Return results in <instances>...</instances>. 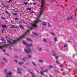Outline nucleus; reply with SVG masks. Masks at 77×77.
Segmentation results:
<instances>
[{
    "label": "nucleus",
    "instance_id": "50",
    "mask_svg": "<svg viewBox=\"0 0 77 77\" xmlns=\"http://www.w3.org/2000/svg\"><path fill=\"white\" fill-rule=\"evenodd\" d=\"M1 44H3V42H1Z\"/></svg>",
    "mask_w": 77,
    "mask_h": 77
},
{
    "label": "nucleus",
    "instance_id": "59",
    "mask_svg": "<svg viewBox=\"0 0 77 77\" xmlns=\"http://www.w3.org/2000/svg\"><path fill=\"white\" fill-rule=\"evenodd\" d=\"M0 45H1V43H0Z\"/></svg>",
    "mask_w": 77,
    "mask_h": 77
},
{
    "label": "nucleus",
    "instance_id": "13",
    "mask_svg": "<svg viewBox=\"0 0 77 77\" xmlns=\"http://www.w3.org/2000/svg\"><path fill=\"white\" fill-rule=\"evenodd\" d=\"M8 3H11L12 2V1L11 0H9V1H8Z\"/></svg>",
    "mask_w": 77,
    "mask_h": 77
},
{
    "label": "nucleus",
    "instance_id": "36",
    "mask_svg": "<svg viewBox=\"0 0 77 77\" xmlns=\"http://www.w3.org/2000/svg\"><path fill=\"white\" fill-rule=\"evenodd\" d=\"M3 51L4 52H5V51H6L4 49V50H3Z\"/></svg>",
    "mask_w": 77,
    "mask_h": 77
},
{
    "label": "nucleus",
    "instance_id": "33",
    "mask_svg": "<svg viewBox=\"0 0 77 77\" xmlns=\"http://www.w3.org/2000/svg\"><path fill=\"white\" fill-rule=\"evenodd\" d=\"M43 41H44V42H45V38H44Z\"/></svg>",
    "mask_w": 77,
    "mask_h": 77
},
{
    "label": "nucleus",
    "instance_id": "28",
    "mask_svg": "<svg viewBox=\"0 0 77 77\" xmlns=\"http://www.w3.org/2000/svg\"><path fill=\"white\" fill-rule=\"evenodd\" d=\"M48 26L49 27H51V26H50V23H48Z\"/></svg>",
    "mask_w": 77,
    "mask_h": 77
},
{
    "label": "nucleus",
    "instance_id": "60",
    "mask_svg": "<svg viewBox=\"0 0 77 77\" xmlns=\"http://www.w3.org/2000/svg\"><path fill=\"white\" fill-rule=\"evenodd\" d=\"M24 77H26V76H25Z\"/></svg>",
    "mask_w": 77,
    "mask_h": 77
},
{
    "label": "nucleus",
    "instance_id": "42",
    "mask_svg": "<svg viewBox=\"0 0 77 77\" xmlns=\"http://www.w3.org/2000/svg\"><path fill=\"white\" fill-rule=\"evenodd\" d=\"M53 56H56V55H55V54H53Z\"/></svg>",
    "mask_w": 77,
    "mask_h": 77
},
{
    "label": "nucleus",
    "instance_id": "8",
    "mask_svg": "<svg viewBox=\"0 0 77 77\" xmlns=\"http://www.w3.org/2000/svg\"><path fill=\"white\" fill-rule=\"evenodd\" d=\"M3 60L5 61V62H6V63H7V62H8L7 61V60H6L5 58H3Z\"/></svg>",
    "mask_w": 77,
    "mask_h": 77
},
{
    "label": "nucleus",
    "instance_id": "21",
    "mask_svg": "<svg viewBox=\"0 0 77 77\" xmlns=\"http://www.w3.org/2000/svg\"><path fill=\"white\" fill-rule=\"evenodd\" d=\"M17 73H18V74H21V72H17Z\"/></svg>",
    "mask_w": 77,
    "mask_h": 77
},
{
    "label": "nucleus",
    "instance_id": "44",
    "mask_svg": "<svg viewBox=\"0 0 77 77\" xmlns=\"http://www.w3.org/2000/svg\"><path fill=\"white\" fill-rule=\"evenodd\" d=\"M33 4H34V5H36V3H33Z\"/></svg>",
    "mask_w": 77,
    "mask_h": 77
},
{
    "label": "nucleus",
    "instance_id": "58",
    "mask_svg": "<svg viewBox=\"0 0 77 77\" xmlns=\"http://www.w3.org/2000/svg\"><path fill=\"white\" fill-rule=\"evenodd\" d=\"M11 21V22H13V21H12V20Z\"/></svg>",
    "mask_w": 77,
    "mask_h": 77
},
{
    "label": "nucleus",
    "instance_id": "55",
    "mask_svg": "<svg viewBox=\"0 0 77 77\" xmlns=\"http://www.w3.org/2000/svg\"><path fill=\"white\" fill-rule=\"evenodd\" d=\"M16 57H17V56H16Z\"/></svg>",
    "mask_w": 77,
    "mask_h": 77
},
{
    "label": "nucleus",
    "instance_id": "53",
    "mask_svg": "<svg viewBox=\"0 0 77 77\" xmlns=\"http://www.w3.org/2000/svg\"><path fill=\"white\" fill-rule=\"evenodd\" d=\"M57 63H59V62H57Z\"/></svg>",
    "mask_w": 77,
    "mask_h": 77
},
{
    "label": "nucleus",
    "instance_id": "14",
    "mask_svg": "<svg viewBox=\"0 0 77 77\" xmlns=\"http://www.w3.org/2000/svg\"><path fill=\"white\" fill-rule=\"evenodd\" d=\"M27 9H28V10H31L32 9L31 8H27Z\"/></svg>",
    "mask_w": 77,
    "mask_h": 77
},
{
    "label": "nucleus",
    "instance_id": "4",
    "mask_svg": "<svg viewBox=\"0 0 77 77\" xmlns=\"http://www.w3.org/2000/svg\"><path fill=\"white\" fill-rule=\"evenodd\" d=\"M44 72H47V70H46L45 71H41L40 72L41 74H43V75H44Z\"/></svg>",
    "mask_w": 77,
    "mask_h": 77
},
{
    "label": "nucleus",
    "instance_id": "18",
    "mask_svg": "<svg viewBox=\"0 0 77 77\" xmlns=\"http://www.w3.org/2000/svg\"><path fill=\"white\" fill-rule=\"evenodd\" d=\"M28 58H30L32 57L31 55H28Z\"/></svg>",
    "mask_w": 77,
    "mask_h": 77
},
{
    "label": "nucleus",
    "instance_id": "7",
    "mask_svg": "<svg viewBox=\"0 0 77 77\" xmlns=\"http://www.w3.org/2000/svg\"><path fill=\"white\" fill-rule=\"evenodd\" d=\"M2 27L3 28H6V27H7V26H6V25H3L2 26Z\"/></svg>",
    "mask_w": 77,
    "mask_h": 77
},
{
    "label": "nucleus",
    "instance_id": "54",
    "mask_svg": "<svg viewBox=\"0 0 77 77\" xmlns=\"http://www.w3.org/2000/svg\"><path fill=\"white\" fill-rule=\"evenodd\" d=\"M37 72V73H39V72Z\"/></svg>",
    "mask_w": 77,
    "mask_h": 77
},
{
    "label": "nucleus",
    "instance_id": "45",
    "mask_svg": "<svg viewBox=\"0 0 77 77\" xmlns=\"http://www.w3.org/2000/svg\"><path fill=\"white\" fill-rule=\"evenodd\" d=\"M6 39H8V37H7V36H6Z\"/></svg>",
    "mask_w": 77,
    "mask_h": 77
},
{
    "label": "nucleus",
    "instance_id": "25",
    "mask_svg": "<svg viewBox=\"0 0 77 77\" xmlns=\"http://www.w3.org/2000/svg\"><path fill=\"white\" fill-rule=\"evenodd\" d=\"M1 18L2 19H3V20H5V19H6V18L5 17H1Z\"/></svg>",
    "mask_w": 77,
    "mask_h": 77
},
{
    "label": "nucleus",
    "instance_id": "41",
    "mask_svg": "<svg viewBox=\"0 0 77 77\" xmlns=\"http://www.w3.org/2000/svg\"><path fill=\"white\" fill-rule=\"evenodd\" d=\"M41 48H40L39 49V51H41Z\"/></svg>",
    "mask_w": 77,
    "mask_h": 77
},
{
    "label": "nucleus",
    "instance_id": "22",
    "mask_svg": "<svg viewBox=\"0 0 77 77\" xmlns=\"http://www.w3.org/2000/svg\"><path fill=\"white\" fill-rule=\"evenodd\" d=\"M15 19H16V20H20V19H19L17 17H16L15 18Z\"/></svg>",
    "mask_w": 77,
    "mask_h": 77
},
{
    "label": "nucleus",
    "instance_id": "19",
    "mask_svg": "<svg viewBox=\"0 0 77 77\" xmlns=\"http://www.w3.org/2000/svg\"><path fill=\"white\" fill-rule=\"evenodd\" d=\"M49 68H53V67H52V66H50L49 67Z\"/></svg>",
    "mask_w": 77,
    "mask_h": 77
},
{
    "label": "nucleus",
    "instance_id": "43",
    "mask_svg": "<svg viewBox=\"0 0 77 77\" xmlns=\"http://www.w3.org/2000/svg\"><path fill=\"white\" fill-rule=\"evenodd\" d=\"M30 74H33V73L32 72H30Z\"/></svg>",
    "mask_w": 77,
    "mask_h": 77
},
{
    "label": "nucleus",
    "instance_id": "46",
    "mask_svg": "<svg viewBox=\"0 0 77 77\" xmlns=\"http://www.w3.org/2000/svg\"><path fill=\"white\" fill-rule=\"evenodd\" d=\"M32 13H35V12H34V11H32Z\"/></svg>",
    "mask_w": 77,
    "mask_h": 77
},
{
    "label": "nucleus",
    "instance_id": "40",
    "mask_svg": "<svg viewBox=\"0 0 77 77\" xmlns=\"http://www.w3.org/2000/svg\"><path fill=\"white\" fill-rule=\"evenodd\" d=\"M2 33H3L4 32V31L2 30Z\"/></svg>",
    "mask_w": 77,
    "mask_h": 77
},
{
    "label": "nucleus",
    "instance_id": "9",
    "mask_svg": "<svg viewBox=\"0 0 77 77\" xmlns=\"http://www.w3.org/2000/svg\"><path fill=\"white\" fill-rule=\"evenodd\" d=\"M18 64L20 65H22V64H23V62H21L20 63H19Z\"/></svg>",
    "mask_w": 77,
    "mask_h": 77
},
{
    "label": "nucleus",
    "instance_id": "31",
    "mask_svg": "<svg viewBox=\"0 0 77 77\" xmlns=\"http://www.w3.org/2000/svg\"><path fill=\"white\" fill-rule=\"evenodd\" d=\"M14 15H17V13H15L14 14Z\"/></svg>",
    "mask_w": 77,
    "mask_h": 77
},
{
    "label": "nucleus",
    "instance_id": "20",
    "mask_svg": "<svg viewBox=\"0 0 77 77\" xmlns=\"http://www.w3.org/2000/svg\"><path fill=\"white\" fill-rule=\"evenodd\" d=\"M39 62H42H42H43V61H42L41 60H39Z\"/></svg>",
    "mask_w": 77,
    "mask_h": 77
},
{
    "label": "nucleus",
    "instance_id": "26",
    "mask_svg": "<svg viewBox=\"0 0 77 77\" xmlns=\"http://www.w3.org/2000/svg\"><path fill=\"white\" fill-rule=\"evenodd\" d=\"M42 25H43V26H46V24L45 23H42Z\"/></svg>",
    "mask_w": 77,
    "mask_h": 77
},
{
    "label": "nucleus",
    "instance_id": "3",
    "mask_svg": "<svg viewBox=\"0 0 77 77\" xmlns=\"http://www.w3.org/2000/svg\"><path fill=\"white\" fill-rule=\"evenodd\" d=\"M24 50L25 51V52L26 53H29L31 51V49L30 48H28V50L25 49Z\"/></svg>",
    "mask_w": 77,
    "mask_h": 77
},
{
    "label": "nucleus",
    "instance_id": "24",
    "mask_svg": "<svg viewBox=\"0 0 77 77\" xmlns=\"http://www.w3.org/2000/svg\"><path fill=\"white\" fill-rule=\"evenodd\" d=\"M60 67H63V66L62 65H60Z\"/></svg>",
    "mask_w": 77,
    "mask_h": 77
},
{
    "label": "nucleus",
    "instance_id": "29",
    "mask_svg": "<svg viewBox=\"0 0 77 77\" xmlns=\"http://www.w3.org/2000/svg\"><path fill=\"white\" fill-rule=\"evenodd\" d=\"M12 27H11V29H12V28H14V26L13 25H12Z\"/></svg>",
    "mask_w": 77,
    "mask_h": 77
},
{
    "label": "nucleus",
    "instance_id": "17",
    "mask_svg": "<svg viewBox=\"0 0 77 77\" xmlns=\"http://www.w3.org/2000/svg\"><path fill=\"white\" fill-rule=\"evenodd\" d=\"M23 3L25 5H27V2H23Z\"/></svg>",
    "mask_w": 77,
    "mask_h": 77
},
{
    "label": "nucleus",
    "instance_id": "27",
    "mask_svg": "<svg viewBox=\"0 0 77 77\" xmlns=\"http://www.w3.org/2000/svg\"><path fill=\"white\" fill-rule=\"evenodd\" d=\"M55 41H57V39L56 38H55L54 39Z\"/></svg>",
    "mask_w": 77,
    "mask_h": 77
},
{
    "label": "nucleus",
    "instance_id": "52",
    "mask_svg": "<svg viewBox=\"0 0 77 77\" xmlns=\"http://www.w3.org/2000/svg\"><path fill=\"white\" fill-rule=\"evenodd\" d=\"M19 23H21V21H19Z\"/></svg>",
    "mask_w": 77,
    "mask_h": 77
},
{
    "label": "nucleus",
    "instance_id": "49",
    "mask_svg": "<svg viewBox=\"0 0 77 77\" xmlns=\"http://www.w3.org/2000/svg\"><path fill=\"white\" fill-rule=\"evenodd\" d=\"M68 42H69V41H68Z\"/></svg>",
    "mask_w": 77,
    "mask_h": 77
},
{
    "label": "nucleus",
    "instance_id": "32",
    "mask_svg": "<svg viewBox=\"0 0 77 77\" xmlns=\"http://www.w3.org/2000/svg\"><path fill=\"white\" fill-rule=\"evenodd\" d=\"M57 57H58V56H56L55 58L56 59H57Z\"/></svg>",
    "mask_w": 77,
    "mask_h": 77
},
{
    "label": "nucleus",
    "instance_id": "10",
    "mask_svg": "<svg viewBox=\"0 0 77 77\" xmlns=\"http://www.w3.org/2000/svg\"><path fill=\"white\" fill-rule=\"evenodd\" d=\"M20 27V28H21V29H24V27H23V26H22L21 25H20V26H19Z\"/></svg>",
    "mask_w": 77,
    "mask_h": 77
},
{
    "label": "nucleus",
    "instance_id": "6",
    "mask_svg": "<svg viewBox=\"0 0 77 77\" xmlns=\"http://www.w3.org/2000/svg\"><path fill=\"white\" fill-rule=\"evenodd\" d=\"M27 39L28 40V41H31V42H32V40L29 38H27Z\"/></svg>",
    "mask_w": 77,
    "mask_h": 77
},
{
    "label": "nucleus",
    "instance_id": "16",
    "mask_svg": "<svg viewBox=\"0 0 77 77\" xmlns=\"http://www.w3.org/2000/svg\"><path fill=\"white\" fill-rule=\"evenodd\" d=\"M21 69L17 68V70L18 71H21Z\"/></svg>",
    "mask_w": 77,
    "mask_h": 77
},
{
    "label": "nucleus",
    "instance_id": "39",
    "mask_svg": "<svg viewBox=\"0 0 77 77\" xmlns=\"http://www.w3.org/2000/svg\"><path fill=\"white\" fill-rule=\"evenodd\" d=\"M14 61H15V62H17V61L16 60H14Z\"/></svg>",
    "mask_w": 77,
    "mask_h": 77
},
{
    "label": "nucleus",
    "instance_id": "15",
    "mask_svg": "<svg viewBox=\"0 0 77 77\" xmlns=\"http://www.w3.org/2000/svg\"><path fill=\"white\" fill-rule=\"evenodd\" d=\"M26 58H24L23 59V60L24 62H25V61H26Z\"/></svg>",
    "mask_w": 77,
    "mask_h": 77
},
{
    "label": "nucleus",
    "instance_id": "12",
    "mask_svg": "<svg viewBox=\"0 0 77 77\" xmlns=\"http://www.w3.org/2000/svg\"><path fill=\"white\" fill-rule=\"evenodd\" d=\"M32 63L33 65H34V66H36V64H35V63L34 62H32Z\"/></svg>",
    "mask_w": 77,
    "mask_h": 77
},
{
    "label": "nucleus",
    "instance_id": "23",
    "mask_svg": "<svg viewBox=\"0 0 77 77\" xmlns=\"http://www.w3.org/2000/svg\"><path fill=\"white\" fill-rule=\"evenodd\" d=\"M5 12L6 14H9V13H8V11H5Z\"/></svg>",
    "mask_w": 77,
    "mask_h": 77
},
{
    "label": "nucleus",
    "instance_id": "56",
    "mask_svg": "<svg viewBox=\"0 0 77 77\" xmlns=\"http://www.w3.org/2000/svg\"><path fill=\"white\" fill-rule=\"evenodd\" d=\"M10 49H11V48H10Z\"/></svg>",
    "mask_w": 77,
    "mask_h": 77
},
{
    "label": "nucleus",
    "instance_id": "2",
    "mask_svg": "<svg viewBox=\"0 0 77 77\" xmlns=\"http://www.w3.org/2000/svg\"><path fill=\"white\" fill-rule=\"evenodd\" d=\"M23 42L24 45H26L27 48V47H31V46H32V44H30V45H29L28 44H27V43L25 42V41H23Z\"/></svg>",
    "mask_w": 77,
    "mask_h": 77
},
{
    "label": "nucleus",
    "instance_id": "30",
    "mask_svg": "<svg viewBox=\"0 0 77 77\" xmlns=\"http://www.w3.org/2000/svg\"><path fill=\"white\" fill-rule=\"evenodd\" d=\"M51 35H54V33H53L51 32Z\"/></svg>",
    "mask_w": 77,
    "mask_h": 77
},
{
    "label": "nucleus",
    "instance_id": "5",
    "mask_svg": "<svg viewBox=\"0 0 77 77\" xmlns=\"http://www.w3.org/2000/svg\"><path fill=\"white\" fill-rule=\"evenodd\" d=\"M1 41L3 42H4L5 43H6V41L5 40V39L3 38H2L1 39Z\"/></svg>",
    "mask_w": 77,
    "mask_h": 77
},
{
    "label": "nucleus",
    "instance_id": "35",
    "mask_svg": "<svg viewBox=\"0 0 77 77\" xmlns=\"http://www.w3.org/2000/svg\"><path fill=\"white\" fill-rule=\"evenodd\" d=\"M32 77H35V76L34 75H32Z\"/></svg>",
    "mask_w": 77,
    "mask_h": 77
},
{
    "label": "nucleus",
    "instance_id": "38",
    "mask_svg": "<svg viewBox=\"0 0 77 77\" xmlns=\"http://www.w3.org/2000/svg\"><path fill=\"white\" fill-rule=\"evenodd\" d=\"M50 77H53L52 76H51V75H50Z\"/></svg>",
    "mask_w": 77,
    "mask_h": 77
},
{
    "label": "nucleus",
    "instance_id": "34",
    "mask_svg": "<svg viewBox=\"0 0 77 77\" xmlns=\"http://www.w3.org/2000/svg\"><path fill=\"white\" fill-rule=\"evenodd\" d=\"M8 15H9V16H11V14L10 13L8 14Z\"/></svg>",
    "mask_w": 77,
    "mask_h": 77
},
{
    "label": "nucleus",
    "instance_id": "57",
    "mask_svg": "<svg viewBox=\"0 0 77 77\" xmlns=\"http://www.w3.org/2000/svg\"><path fill=\"white\" fill-rule=\"evenodd\" d=\"M2 15L1 14H0V15Z\"/></svg>",
    "mask_w": 77,
    "mask_h": 77
},
{
    "label": "nucleus",
    "instance_id": "51",
    "mask_svg": "<svg viewBox=\"0 0 77 77\" xmlns=\"http://www.w3.org/2000/svg\"><path fill=\"white\" fill-rule=\"evenodd\" d=\"M73 57H74V55H73Z\"/></svg>",
    "mask_w": 77,
    "mask_h": 77
},
{
    "label": "nucleus",
    "instance_id": "37",
    "mask_svg": "<svg viewBox=\"0 0 77 77\" xmlns=\"http://www.w3.org/2000/svg\"><path fill=\"white\" fill-rule=\"evenodd\" d=\"M66 47V45H64V47Z\"/></svg>",
    "mask_w": 77,
    "mask_h": 77
},
{
    "label": "nucleus",
    "instance_id": "47",
    "mask_svg": "<svg viewBox=\"0 0 77 77\" xmlns=\"http://www.w3.org/2000/svg\"><path fill=\"white\" fill-rule=\"evenodd\" d=\"M67 20H69V18H68Z\"/></svg>",
    "mask_w": 77,
    "mask_h": 77
},
{
    "label": "nucleus",
    "instance_id": "48",
    "mask_svg": "<svg viewBox=\"0 0 77 77\" xmlns=\"http://www.w3.org/2000/svg\"><path fill=\"white\" fill-rule=\"evenodd\" d=\"M70 19H72V17H71Z\"/></svg>",
    "mask_w": 77,
    "mask_h": 77
},
{
    "label": "nucleus",
    "instance_id": "1",
    "mask_svg": "<svg viewBox=\"0 0 77 77\" xmlns=\"http://www.w3.org/2000/svg\"><path fill=\"white\" fill-rule=\"evenodd\" d=\"M38 23V18H37L36 21L34 22V24H32V27L30 28L29 30H28V31H27L24 34L21 36L20 38H19L18 39L16 40H7V41L10 42V44H8V45L5 44V45H4L0 46V49H2V48H5V47H8V46H11V45H14V44H16V43H17L18 41H19L20 40L21 38H24L26 35H27L28 34H29V33L30 32V30H33V27H37V26L36 25V24Z\"/></svg>",
    "mask_w": 77,
    "mask_h": 77
},
{
    "label": "nucleus",
    "instance_id": "11",
    "mask_svg": "<svg viewBox=\"0 0 77 77\" xmlns=\"http://www.w3.org/2000/svg\"><path fill=\"white\" fill-rule=\"evenodd\" d=\"M32 33H33V34H34V35H36V36H38V34H36V33H35V32H33Z\"/></svg>",
    "mask_w": 77,
    "mask_h": 77
}]
</instances>
